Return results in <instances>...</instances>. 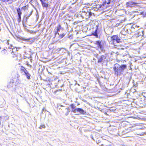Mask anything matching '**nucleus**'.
I'll list each match as a JSON object with an SVG mask.
<instances>
[{
  "mask_svg": "<svg viewBox=\"0 0 146 146\" xmlns=\"http://www.w3.org/2000/svg\"><path fill=\"white\" fill-rule=\"evenodd\" d=\"M127 66L125 65H122L121 66L118 64H115L113 67L114 70L115 74L117 76H119L122 74L124 70L126 69Z\"/></svg>",
  "mask_w": 146,
  "mask_h": 146,
  "instance_id": "f257e3e1",
  "label": "nucleus"
},
{
  "mask_svg": "<svg viewBox=\"0 0 146 146\" xmlns=\"http://www.w3.org/2000/svg\"><path fill=\"white\" fill-rule=\"evenodd\" d=\"M125 35L123 34L121 32L119 34V35H114L111 37V40L113 41V42L114 43L116 42L117 43H119L121 42V38L123 37V36H125Z\"/></svg>",
  "mask_w": 146,
  "mask_h": 146,
  "instance_id": "f03ea898",
  "label": "nucleus"
},
{
  "mask_svg": "<svg viewBox=\"0 0 146 146\" xmlns=\"http://www.w3.org/2000/svg\"><path fill=\"white\" fill-rule=\"evenodd\" d=\"M20 71L21 73H23V74L26 75L27 78L28 79H30L31 76L30 74H29L27 70L24 67L22 66H21L20 68Z\"/></svg>",
  "mask_w": 146,
  "mask_h": 146,
  "instance_id": "7ed1b4c3",
  "label": "nucleus"
},
{
  "mask_svg": "<svg viewBox=\"0 0 146 146\" xmlns=\"http://www.w3.org/2000/svg\"><path fill=\"white\" fill-rule=\"evenodd\" d=\"M98 62L103 63L107 61V57L106 55H103L98 58Z\"/></svg>",
  "mask_w": 146,
  "mask_h": 146,
  "instance_id": "20e7f679",
  "label": "nucleus"
},
{
  "mask_svg": "<svg viewBox=\"0 0 146 146\" xmlns=\"http://www.w3.org/2000/svg\"><path fill=\"white\" fill-rule=\"evenodd\" d=\"M137 3L136 2L130 1L126 3V5L127 7H131L135 6Z\"/></svg>",
  "mask_w": 146,
  "mask_h": 146,
  "instance_id": "39448f33",
  "label": "nucleus"
},
{
  "mask_svg": "<svg viewBox=\"0 0 146 146\" xmlns=\"http://www.w3.org/2000/svg\"><path fill=\"white\" fill-rule=\"evenodd\" d=\"M77 110V111H78V112L80 113L81 114L84 115L86 113V112L81 108H78Z\"/></svg>",
  "mask_w": 146,
  "mask_h": 146,
  "instance_id": "423d86ee",
  "label": "nucleus"
},
{
  "mask_svg": "<svg viewBox=\"0 0 146 146\" xmlns=\"http://www.w3.org/2000/svg\"><path fill=\"white\" fill-rule=\"evenodd\" d=\"M70 106L71 107L72 109V111L73 112H76L75 111H77V108H76V106L74 104H71L70 105Z\"/></svg>",
  "mask_w": 146,
  "mask_h": 146,
  "instance_id": "0eeeda50",
  "label": "nucleus"
},
{
  "mask_svg": "<svg viewBox=\"0 0 146 146\" xmlns=\"http://www.w3.org/2000/svg\"><path fill=\"white\" fill-rule=\"evenodd\" d=\"M95 43L97 45L98 48H102V45L101 41H96L95 42Z\"/></svg>",
  "mask_w": 146,
  "mask_h": 146,
  "instance_id": "6e6552de",
  "label": "nucleus"
},
{
  "mask_svg": "<svg viewBox=\"0 0 146 146\" xmlns=\"http://www.w3.org/2000/svg\"><path fill=\"white\" fill-rule=\"evenodd\" d=\"M41 4L42 7H44L48 8L50 6L49 4L45 2L42 3Z\"/></svg>",
  "mask_w": 146,
  "mask_h": 146,
  "instance_id": "1a4fd4ad",
  "label": "nucleus"
},
{
  "mask_svg": "<svg viewBox=\"0 0 146 146\" xmlns=\"http://www.w3.org/2000/svg\"><path fill=\"white\" fill-rule=\"evenodd\" d=\"M98 28H96L94 32H93L92 33V35H94L96 36V37H98V36L97 33Z\"/></svg>",
  "mask_w": 146,
  "mask_h": 146,
  "instance_id": "9d476101",
  "label": "nucleus"
},
{
  "mask_svg": "<svg viewBox=\"0 0 146 146\" xmlns=\"http://www.w3.org/2000/svg\"><path fill=\"white\" fill-rule=\"evenodd\" d=\"M2 1L5 3H8V4H11L14 1L13 0H2Z\"/></svg>",
  "mask_w": 146,
  "mask_h": 146,
  "instance_id": "9b49d317",
  "label": "nucleus"
},
{
  "mask_svg": "<svg viewBox=\"0 0 146 146\" xmlns=\"http://www.w3.org/2000/svg\"><path fill=\"white\" fill-rule=\"evenodd\" d=\"M57 33H56V34L57 33L58 35H59V33H58V32L60 31V30L61 29V27L60 25H59L57 27Z\"/></svg>",
  "mask_w": 146,
  "mask_h": 146,
  "instance_id": "f8f14e48",
  "label": "nucleus"
},
{
  "mask_svg": "<svg viewBox=\"0 0 146 146\" xmlns=\"http://www.w3.org/2000/svg\"><path fill=\"white\" fill-rule=\"evenodd\" d=\"M17 11L18 15H21V11L20 8H18L17 9Z\"/></svg>",
  "mask_w": 146,
  "mask_h": 146,
  "instance_id": "ddd939ff",
  "label": "nucleus"
},
{
  "mask_svg": "<svg viewBox=\"0 0 146 146\" xmlns=\"http://www.w3.org/2000/svg\"><path fill=\"white\" fill-rule=\"evenodd\" d=\"M139 27V26H137L135 25H133L131 27V29H135L136 28H138Z\"/></svg>",
  "mask_w": 146,
  "mask_h": 146,
  "instance_id": "4468645a",
  "label": "nucleus"
},
{
  "mask_svg": "<svg viewBox=\"0 0 146 146\" xmlns=\"http://www.w3.org/2000/svg\"><path fill=\"white\" fill-rule=\"evenodd\" d=\"M21 39L23 40L24 41H28L30 39V38H22Z\"/></svg>",
  "mask_w": 146,
  "mask_h": 146,
  "instance_id": "2eb2a0df",
  "label": "nucleus"
},
{
  "mask_svg": "<svg viewBox=\"0 0 146 146\" xmlns=\"http://www.w3.org/2000/svg\"><path fill=\"white\" fill-rule=\"evenodd\" d=\"M42 128H45V126L44 125H40L39 128L40 129H42Z\"/></svg>",
  "mask_w": 146,
  "mask_h": 146,
  "instance_id": "dca6fc26",
  "label": "nucleus"
},
{
  "mask_svg": "<svg viewBox=\"0 0 146 146\" xmlns=\"http://www.w3.org/2000/svg\"><path fill=\"white\" fill-rule=\"evenodd\" d=\"M141 14L143 15L144 16L146 17V12H142Z\"/></svg>",
  "mask_w": 146,
  "mask_h": 146,
  "instance_id": "f3484780",
  "label": "nucleus"
},
{
  "mask_svg": "<svg viewBox=\"0 0 146 146\" xmlns=\"http://www.w3.org/2000/svg\"><path fill=\"white\" fill-rule=\"evenodd\" d=\"M66 109H67L68 110V112L65 114V115H67L68 114L70 111L68 110H69L68 108H66Z\"/></svg>",
  "mask_w": 146,
  "mask_h": 146,
  "instance_id": "a211bd4d",
  "label": "nucleus"
},
{
  "mask_svg": "<svg viewBox=\"0 0 146 146\" xmlns=\"http://www.w3.org/2000/svg\"><path fill=\"white\" fill-rule=\"evenodd\" d=\"M31 14H30L28 16H27L26 17V20L27 21V20L29 19V17H30V16L31 15Z\"/></svg>",
  "mask_w": 146,
  "mask_h": 146,
  "instance_id": "6ab92c4d",
  "label": "nucleus"
},
{
  "mask_svg": "<svg viewBox=\"0 0 146 146\" xmlns=\"http://www.w3.org/2000/svg\"><path fill=\"white\" fill-rule=\"evenodd\" d=\"M21 15H18V16H19V19H18V20H20L19 21H20V20H21Z\"/></svg>",
  "mask_w": 146,
  "mask_h": 146,
  "instance_id": "aec40b11",
  "label": "nucleus"
},
{
  "mask_svg": "<svg viewBox=\"0 0 146 146\" xmlns=\"http://www.w3.org/2000/svg\"><path fill=\"white\" fill-rule=\"evenodd\" d=\"M64 36V34H62L60 36V37H61V38H62Z\"/></svg>",
  "mask_w": 146,
  "mask_h": 146,
  "instance_id": "412c9836",
  "label": "nucleus"
},
{
  "mask_svg": "<svg viewBox=\"0 0 146 146\" xmlns=\"http://www.w3.org/2000/svg\"><path fill=\"white\" fill-rule=\"evenodd\" d=\"M40 1L41 2V3H42L43 2H45L46 1V0H40Z\"/></svg>",
  "mask_w": 146,
  "mask_h": 146,
  "instance_id": "4be33fe9",
  "label": "nucleus"
},
{
  "mask_svg": "<svg viewBox=\"0 0 146 146\" xmlns=\"http://www.w3.org/2000/svg\"><path fill=\"white\" fill-rule=\"evenodd\" d=\"M76 111V112H74V113H76L77 112H78V111Z\"/></svg>",
  "mask_w": 146,
  "mask_h": 146,
  "instance_id": "5701e85b",
  "label": "nucleus"
},
{
  "mask_svg": "<svg viewBox=\"0 0 146 146\" xmlns=\"http://www.w3.org/2000/svg\"><path fill=\"white\" fill-rule=\"evenodd\" d=\"M143 57L145 58L146 57V56H143Z\"/></svg>",
  "mask_w": 146,
  "mask_h": 146,
  "instance_id": "b1692460",
  "label": "nucleus"
},
{
  "mask_svg": "<svg viewBox=\"0 0 146 146\" xmlns=\"http://www.w3.org/2000/svg\"><path fill=\"white\" fill-rule=\"evenodd\" d=\"M101 146H104V145H103V144H102V145H101Z\"/></svg>",
  "mask_w": 146,
  "mask_h": 146,
  "instance_id": "393cba45",
  "label": "nucleus"
},
{
  "mask_svg": "<svg viewBox=\"0 0 146 146\" xmlns=\"http://www.w3.org/2000/svg\"><path fill=\"white\" fill-rule=\"evenodd\" d=\"M60 106L61 107L63 106L62 105H60Z\"/></svg>",
  "mask_w": 146,
  "mask_h": 146,
  "instance_id": "a878e982",
  "label": "nucleus"
},
{
  "mask_svg": "<svg viewBox=\"0 0 146 146\" xmlns=\"http://www.w3.org/2000/svg\"><path fill=\"white\" fill-rule=\"evenodd\" d=\"M44 110V109H43L42 110V111H43Z\"/></svg>",
  "mask_w": 146,
  "mask_h": 146,
  "instance_id": "bb28decb",
  "label": "nucleus"
},
{
  "mask_svg": "<svg viewBox=\"0 0 146 146\" xmlns=\"http://www.w3.org/2000/svg\"><path fill=\"white\" fill-rule=\"evenodd\" d=\"M138 30V29H136V31L137 30Z\"/></svg>",
  "mask_w": 146,
  "mask_h": 146,
  "instance_id": "cd10ccee",
  "label": "nucleus"
},
{
  "mask_svg": "<svg viewBox=\"0 0 146 146\" xmlns=\"http://www.w3.org/2000/svg\"><path fill=\"white\" fill-rule=\"evenodd\" d=\"M16 51H17V48H16Z\"/></svg>",
  "mask_w": 146,
  "mask_h": 146,
  "instance_id": "c85d7f7f",
  "label": "nucleus"
},
{
  "mask_svg": "<svg viewBox=\"0 0 146 146\" xmlns=\"http://www.w3.org/2000/svg\"><path fill=\"white\" fill-rule=\"evenodd\" d=\"M0 49H1V48L0 47Z\"/></svg>",
  "mask_w": 146,
  "mask_h": 146,
  "instance_id": "c756f323",
  "label": "nucleus"
},
{
  "mask_svg": "<svg viewBox=\"0 0 146 146\" xmlns=\"http://www.w3.org/2000/svg\"><path fill=\"white\" fill-rule=\"evenodd\" d=\"M110 146H111V145H110Z\"/></svg>",
  "mask_w": 146,
  "mask_h": 146,
  "instance_id": "7c9ffc66",
  "label": "nucleus"
}]
</instances>
